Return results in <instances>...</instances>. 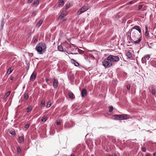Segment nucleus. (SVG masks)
<instances>
[{
  "instance_id": "f257e3e1",
  "label": "nucleus",
  "mask_w": 156,
  "mask_h": 156,
  "mask_svg": "<svg viewBox=\"0 0 156 156\" xmlns=\"http://www.w3.org/2000/svg\"><path fill=\"white\" fill-rule=\"evenodd\" d=\"M130 36L131 39L134 41L135 44H139L141 41V37L136 30H131Z\"/></svg>"
},
{
  "instance_id": "f03ea898",
  "label": "nucleus",
  "mask_w": 156,
  "mask_h": 156,
  "mask_svg": "<svg viewBox=\"0 0 156 156\" xmlns=\"http://www.w3.org/2000/svg\"><path fill=\"white\" fill-rule=\"evenodd\" d=\"M46 46L44 43L41 42L36 46L35 49L39 54H42L45 51Z\"/></svg>"
},
{
  "instance_id": "7ed1b4c3",
  "label": "nucleus",
  "mask_w": 156,
  "mask_h": 156,
  "mask_svg": "<svg viewBox=\"0 0 156 156\" xmlns=\"http://www.w3.org/2000/svg\"><path fill=\"white\" fill-rule=\"evenodd\" d=\"M119 59V58L118 56L112 55H110L108 57V60H109L110 62H117Z\"/></svg>"
},
{
  "instance_id": "20e7f679",
  "label": "nucleus",
  "mask_w": 156,
  "mask_h": 156,
  "mask_svg": "<svg viewBox=\"0 0 156 156\" xmlns=\"http://www.w3.org/2000/svg\"><path fill=\"white\" fill-rule=\"evenodd\" d=\"M89 9L88 4H86L83 6L80 9L78 10L77 12V14H80L82 13L87 11Z\"/></svg>"
},
{
  "instance_id": "39448f33",
  "label": "nucleus",
  "mask_w": 156,
  "mask_h": 156,
  "mask_svg": "<svg viewBox=\"0 0 156 156\" xmlns=\"http://www.w3.org/2000/svg\"><path fill=\"white\" fill-rule=\"evenodd\" d=\"M103 66L106 68H109L112 65V63L110 62L109 60H108V57L106 59H105L103 62Z\"/></svg>"
},
{
  "instance_id": "423d86ee",
  "label": "nucleus",
  "mask_w": 156,
  "mask_h": 156,
  "mask_svg": "<svg viewBox=\"0 0 156 156\" xmlns=\"http://www.w3.org/2000/svg\"><path fill=\"white\" fill-rule=\"evenodd\" d=\"M129 118L128 115L126 114L120 115V120H123L128 119Z\"/></svg>"
},
{
  "instance_id": "0eeeda50",
  "label": "nucleus",
  "mask_w": 156,
  "mask_h": 156,
  "mask_svg": "<svg viewBox=\"0 0 156 156\" xmlns=\"http://www.w3.org/2000/svg\"><path fill=\"white\" fill-rule=\"evenodd\" d=\"M53 81V86L54 88H56L57 87V85L58 83V80L57 79L53 78L52 79Z\"/></svg>"
},
{
  "instance_id": "6e6552de",
  "label": "nucleus",
  "mask_w": 156,
  "mask_h": 156,
  "mask_svg": "<svg viewBox=\"0 0 156 156\" xmlns=\"http://www.w3.org/2000/svg\"><path fill=\"white\" fill-rule=\"evenodd\" d=\"M135 29L137 30L140 33H141V30L140 28V27L139 26H135L133 27L131 30H133Z\"/></svg>"
},
{
  "instance_id": "1a4fd4ad",
  "label": "nucleus",
  "mask_w": 156,
  "mask_h": 156,
  "mask_svg": "<svg viewBox=\"0 0 156 156\" xmlns=\"http://www.w3.org/2000/svg\"><path fill=\"white\" fill-rule=\"evenodd\" d=\"M36 74L34 73H33L31 74L30 77V80L32 81H34L36 77Z\"/></svg>"
},
{
  "instance_id": "9d476101",
  "label": "nucleus",
  "mask_w": 156,
  "mask_h": 156,
  "mask_svg": "<svg viewBox=\"0 0 156 156\" xmlns=\"http://www.w3.org/2000/svg\"><path fill=\"white\" fill-rule=\"evenodd\" d=\"M87 95V91L84 89H82L81 91V96L82 97H84Z\"/></svg>"
},
{
  "instance_id": "9b49d317",
  "label": "nucleus",
  "mask_w": 156,
  "mask_h": 156,
  "mask_svg": "<svg viewBox=\"0 0 156 156\" xmlns=\"http://www.w3.org/2000/svg\"><path fill=\"white\" fill-rule=\"evenodd\" d=\"M71 62L75 66L78 67L79 66V64L74 59H72L71 60Z\"/></svg>"
},
{
  "instance_id": "f8f14e48",
  "label": "nucleus",
  "mask_w": 156,
  "mask_h": 156,
  "mask_svg": "<svg viewBox=\"0 0 156 156\" xmlns=\"http://www.w3.org/2000/svg\"><path fill=\"white\" fill-rule=\"evenodd\" d=\"M66 12L65 11H63L61 13V15L59 16V19H62L64 16H66Z\"/></svg>"
},
{
  "instance_id": "ddd939ff",
  "label": "nucleus",
  "mask_w": 156,
  "mask_h": 156,
  "mask_svg": "<svg viewBox=\"0 0 156 156\" xmlns=\"http://www.w3.org/2000/svg\"><path fill=\"white\" fill-rule=\"evenodd\" d=\"M68 95L70 98L72 99H73L74 98V96L73 94L71 92H70L68 93Z\"/></svg>"
},
{
  "instance_id": "4468645a",
  "label": "nucleus",
  "mask_w": 156,
  "mask_h": 156,
  "mask_svg": "<svg viewBox=\"0 0 156 156\" xmlns=\"http://www.w3.org/2000/svg\"><path fill=\"white\" fill-rule=\"evenodd\" d=\"M43 20H40L36 24V26L37 27H40L43 23Z\"/></svg>"
},
{
  "instance_id": "2eb2a0df",
  "label": "nucleus",
  "mask_w": 156,
  "mask_h": 156,
  "mask_svg": "<svg viewBox=\"0 0 156 156\" xmlns=\"http://www.w3.org/2000/svg\"><path fill=\"white\" fill-rule=\"evenodd\" d=\"M18 141L19 143H22L24 141L23 137L22 136H20L18 138Z\"/></svg>"
},
{
  "instance_id": "dca6fc26",
  "label": "nucleus",
  "mask_w": 156,
  "mask_h": 156,
  "mask_svg": "<svg viewBox=\"0 0 156 156\" xmlns=\"http://www.w3.org/2000/svg\"><path fill=\"white\" fill-rule=\"evenodd\" d=\"M156 89L154 87L151 89V92L153 95H155L156 94Z\"/></svg>"
},
{
  "instance_id": "f3484780",
  "label": "nucleus",
  "mask_w": 156,
  "mask_h": 156,
  "mask_svg": "<svg viewBox=\"0 0 156 156\" xmlns=\"http://www.w3.org/2000/svg\"><path fill=\"white\" fill-rule=\"evenodd\" d=\"M33 109V108L32 106H30L28 107L26 109V111L27 113L31 111Z\"/></svg>"
},
{
  "instance_id": "a211bd4d",
  "label": "nucleus",
  "mask_w": 156,
  "mask_h": 156,
  "mask_svg": "<svg viewBox=\"0 0 156 156\" xmlns=\"http://www.w3.org/2000/svg\"><path fill=\"white\" fill-rule=\"evenodd\" d=\"M11 91H9L4 96L3 98V99L5 100L6 98L8 97L10 94Z\"/></svg>"
},
{
  "instance_id": "6ab92c4d",
  "label": "nucleus",
  "mask_w": 156,
  "mask_h": 156,
  "mask_svg": "<svg viewBox=\"0 0 156 156\" xmlns=\"http://www.w3.org/2000/svg\"><path fill=\"white\" fill-rule=\"evenodd\" d=\"M126 56L128 58H130L132 57V54L131 52H128L126 53Z\"/></svg>"
},
{
  "instance_id": "aec40b11",
  "label": "nucleus",
  "mask_w": 156,
  "mask_h": 156,
  "mask_svg": "<svg viewBox=\"0 0 156 156\" xmlns=\"http://www.w3.org/2000/svg\"><path fill=\"white\" fill-rule=\"evenodd\" d=\"M13 70V69L12 68V67H10L8 69L7 72V73L10 74L12 72Z\"/></svg>"
},
{
  "instance_id": "412c9836",
  "label": "nucleus",
  "mask_w": 156,
  "mask_h": 156,
  "mask_svg": "<svg viewBox=\"0 0 156 156\" xmlns=\"http://www.w3.org/2000/svg\"><path fill=\"white\" fill-rule=\"evenodd\" d=\"M9 133L12 135L15 136L16 134V133L12 129L10 130L9 131Z\"/></svg>"
},
{
  "instance_id": "4be33fe9",
  "label": "nucleus",
  "mask_w": 156,
  "mask_h": 156,
  "mask_svg": "<svg viewBox=\"0 0 156 156\" xmlns=\"http://www.w3.org/2000/svg\"><path fill=\"white\" fill-rule=\"evenodd\" d=\"M47 119V118L46 116L44 115L43 116V118L41 119V121L43 122H45Z\"/></svg>"
},
{
  "instance_id": "5701e85b",
  "label": "nucleus",
  "mask_w": 156,
  "mask_h": 156,
  "mask_svg": "<svg viewBox=\"0 0 156 156\" xmlns=\"http://www.w3.org/2000/svg\"><path fill=\"white\" fill-rule=\"evenodd\" d=\"M58 51H63V49L62 47V46L61 45H60L58 46Z\"/></svg>"
},
{
  "instance_id": "b1692460",
  "label": "nucleus",
  "mask_w": 156,
  "mask_h": 156,
  "mask_svg": "<svg viewBox=\"0 0 156 156\" xmlns=\"http://www.w3.org/2000/svg\"><path fill=\"white\" fill-rule=\"evenodd\" d=\"M114 117L115 119L120 120V115H115L114 116Z\"/></svg>"
},
{
  "instance_id": "393cba45",
  "label": "nucleus",
  "mask_w": 156,
  "mask_h": 156,
  "mask_svg": "<svg viewBox=\"0 0 156 156\" xmlns=\"http://www.w3.org/2000/svg\"><path fill=\"white\" fill-rule=\"evenodd\" d=\"M145 35L146 38H148L149 37V31H146Z\"/></svg>"
},
{
  "instance_id": "a878e982",
  "label": "nucleus",
  "mask_w": 156,
  "mask_h": 156,
  "mask_svg": "<svg viewBox=\"0 0 156 156\" xmlns=\"http://www.w3.org/2000/svg\"><path fill=\"white\" fill-rule=\"evenodd\" d=\"M144 57L146 59L148 60L150 58V55H149L147 54L145 55Z\"/></svg>"
},
{
  "instance_id": "bb28decb",
  "label": "nucleus",
  "mask_w": 156,
  "mask_h": 156,
  "mask_svg": "<svg viewBox=\"0 0 156 156\" xmlns=\"http://www.w3.org/2000/svg\"><path fill=\"white\" fill-rule=\"evenodd\" d=\"M64 2L62 0H60L59 3V5L61 6H62L63 5Z\"/></svg>"
},
{
  "instance_id": "cd10ccee",
  "label": "nucleus",
  "mask_w": 156,
  "mask_h": 156,
  "mask_svg": "<svg viewBox=\"0 0 156 156\" xmlns=\"http://www.w3.org/2000/svg\"><path fill=\"white\" fill-rule=\"evenodd\" d=\"M142 62L143 63H146L147 62L145 58L144 57L142 58Z\"/></svg>"
},
{
  "instance_id": "c85d7f7f",
  "label": "nucleus",
  "mask_w": 156,
  "mask_h": 156,
  "mask_svg": "<svg viewBox=\"0 0 156 156\" xmlns=\"http://www.w3.org/2000/svg\"><path fill=\"white\" fill-rule=\"evenodd\" d=\"M45 101H42L41 103V106L42 107H44L45 105Z\"/></svg>"
},
{
  "instance_id": "c756f323",
  "label": "nucleus",
  "mask_w": 156,
  "mask_h": 156,
  "mask_svg": "<svg viewBox=\"0 0 156 156\" xmlns=\"http://www.w3.org/2000/svg\"><path fill=\"white\" fill-rule=\"evenodd\" d=\"M39 3V1L37 0L34 2L33 3V4L34 5H37Z\"/></svg>"
},
{
  "instance_id": "7c9ffc66",
  "label": "nucleus",
  "mask_w": 156,
  "mask_h": 156,
  "mask_svg": "<svg viewBox=\"0 0 156 156\" xmlns=\"http://www.w3.org/2000/svg\"><path fill=\"white\" fill-rule=\"evenodd\" d=\"M51 103L50 101H49L47 105L46 106V107L47 108H48L49 107L51 106Z\"/></svg>"
},
{
  "instance_id": "2f4dec72",
  "label": "nucleus",
  "mask_w": 156,
  "mask_h": 156,
  "mask_svg": "<svg viewBox=\"0 0 156 156\" xmlns=\"http://www.w3.org/2000/svg\"><path fill=\"white\" fill-rule=\"evenodd\" d=\"M24 98L25 99L27 100L29 98V96L27 94H25L24 95Z\"/></svg>"
},
{
  "instance_id": "473e14b6",
  "label": "nucleus",
  "mask_w": 156,
  "mask_h": 156,
  "mask_svg": "<svg viewBox=\"0 0 156 156\" xmlns=\"http://www.w3.org/2000/svg\"><path fill=\"white\" fill-rule=\"evenodd\" d=\"M17 151L18 153H20L21 152V150L20 147H18L17 148Z\"/></svg>"
},
{
  "instance_id": "72a5a7b5",
  "label": "nucleus",
  "mask_w": 156,
  "mask_h": 156,
  "mask_svg": "<svg viewBox=\"0 0 156 156\" xmlns=\"http://www.w3.org/2000/svg\"><path fill=\"white\" fill-rule=\"evenodd\" d=\"M30 125L29 124H26L24 127L26 129H28V128L29 127Z\"/></svg>"
},
{
  "instance_id": "f704fd0d",
  "label": "nucleus",
  "mask_w": 156,
  "mask_h": 156,
  "mask_svg": "<svg viewBox=\"0 0 156 156\" xmlns=\"http://www.w3.org/2000/svg\"><path fill=\"white\" fill-rule=\"evenodd\" d=\"M113 107L112 106H110L109 108V112H112L113 110Z\"/></svg>"
},
{
  "instance_id": "c9c22d12",
  "label": "nucleus",
  "mask_w": 156,
  "mask_h": 156,
  "mask_svg": "<svg viewBox=\"0 0 156 156\" xmlns=\"http://www.w3.org/2000/svg\"><path fill=\"white\" fill-rule=\"evenodd\" d=\"M56 124L57 125H59L61 124V122L60 120H57L56 122Z\"/></svg>"
},
{
  "instance_id": "e433bc0d",
  "label": "nucleus",
  "mask_w": 156,
  "mask_h": 156,
  "mask_svg": "<svg viewBox=\"0 0 156 156\" xmlns=\"http://www.w3.org/2000/svg\"><path fill=\"white\" fill-rule=\"evenodd\" d=\"M36 11H33L31 13V15L33 16H34L36 14Z\"/></svg>"
},
{
  "instance_id": "4c0bfd02",
  "label": "nucleus",
  "mask_w": 156,
  "mask_h": 156,
  "mask_svg": "<svg viewBox=\"0 0 156 156\" xmlns=\"http://www.w3.org/2000/svg\"><path fill=\"white\" fill-rule=\"evenodd\" d=\"M67 123H66V124H65V127H67ZM72 126H70V125H69L68 126H67V127L68 128H70L71 127H72Z\"/></svg>"
},
{
  "instance_id": "58836bf2",
  "label": "nucleus",
  "mask_w": 156,
  "mask_h": 156,
  "mask_svg": "<svg viewBox=\"0 0 156 156\" xmlns=\"http://www.w3.org/2000/svg\"><path fill=\"white\" fill-rule=\"evenodd\" d=\"M142 7V5H139L138 7V8L137 9V10H140Z\"/></svg>"
},
{
  "instance_id": "ea45409f",
  "label": "nucleus",
  "mask_w": 156,
  "mask_h": 156,
  "mask_svg": "<svg viewBox=\"0 0 156 156\" xmlns=\"http://www.w3.org/2000/svg\"><path fill=\"white\" fill-rule=\"evenodd\" d=\"M142 151L144 152H145L146 151V149L145 147H143L142 148Z\"/></svg>"
},
{
  "instance_id": "a19ab883",
  "label": "nucleus",
  "mask_w": 156,
  "mask_h": 156,
  "mask_svg": "<svg viewBox=\"0 0 156 156\" xmlns=\"http://www.w3.org/2000/svg\"><path fill=\"white\" fill-rule=\"evenodd\" d=\"M145 28L146 31L148 30L147 25H146L145 26Z\"/></svg>"
},
{
  "instance_id": "79ce46f5",
  "label": "nucleus",
  "mask_w": 156,
  "mask_h": 156,
  "mask_svg": "<svg viewBox=\"0 0 156 156\" xmlns=\"http://www.w3.org/2000/svg\"><path fill=\"white\" fill-rule=\"evenodd\" d=\"M10 80H12L13 79L14 77L13 76H10Z\"/></svg>"
},
{
  "instance_id": "37998d69",
  "label": "nucleus",
  "mask_w": 156,
  "mask_h": 156,
  "mask_svg": "<svg viewBox=\"0 0 156 156\" xmlns=\"http://www.w3.org/2000/svg\"><path fill=\"white\" fill-rule=\"evenodd\" d=\"M127 89L128 90H129L130 89V86H127Z\"/></svg>"
},
{
  "instance_id": "c03bdc74",
  "label": "nucleus",
  "mask_w": 156,
  "mask_h": 156,
  "mask_svg": "<svg viewBox=\"0 0 156 156\" xmlns=\"http://www.w3.org/2000/svg\"><path fill=\"white\" fill-rule=\"evenodd\" d=\"M37 41V40L36 39H35L34 40V42L36 43Z\"/></svg>"
},
{
  "instance_id": "a18cd8bd",
  "label": "nucleus",
  "mask_w": 156,
  "mask_h": 156,
  "mask_svg": "<svg viewBox=\"0 0 156 156\" xmlns=\"http://www.w3.org/2000/svg\"><path fill=\"white\" fill-rule=\"evenodd\" d=\"M111 156H116V154L115 153H113Z\"/></svg>"
},
{
  "instance_id": "49530a36",
  "label": "nucleus",
  "mask_w": 156,
  "mask_h": 156,
  "mask_svg": "<svg viewBox=\"0 0 156 156\" xmlns=\"http://www.w3.org/2000/svg\"><path fill=\"white\" fill-rule=\"evenodd\" d=\"M33 0H28V3H31Z\"/></svg>"
},
{
  "instance_id": "de8ad7c7",
  "label": "nucleus",
  "mask_w": 156,
  "mask_h": 156,
  "mask_svg": "<svg viewBox=\"0 0 156 156\" xmlns=\"http://www.w3.org/2000/svg\"><path fill=\"white\" fill-rule=\"evenodd\" d=\"M49 80V79H46V82H48Z\"/></svg>"
},
{
  "instance_id": "09e8293b",
  "label": "nucleus",
  "mask_w": 156,
  "mask_h": 156,
  "mask_svg": "<svg viewBox=\"0 0 156 156\" xmlns=\"http://www.w3.org/2000/svg\"><path fill=\"white\" fill-rule=\"evenodd\" d=\"M154 156H156V152H155L154 153Z\"/></svg>"
},
{
  "instance_id": "8fccbe9b",
  "label": "nucleus",
  "mask_w": 156,
  "mask_h": 156,
  "mask_svg": "<svg viewBox=\"0 0 156 156\" xmlns=\"http://www.w3.org/2000/svg\"><path fill=\"white\" fill-rule=\"evenodd\" d=\"M106 156H111V155L109 154H107Z\"/></svg>"
},
{
  "instance_id": "3c124183",
  "label": "nucleus",
  "mask_w": 156,
  "mask_h": 156,
  "mask_svg": "<svg viewBox=\"0 0 156 156\" xmlns=\"http://www.w3.org/2000/svg\"><path fill=\"white\" fill-rule=\"evenodd\" d=\"M68 7L67 6H66V9H67L68 8Z\"/></svg>"
},
{
  "instance_id": "603ef678",
  "label": "nucleus",
  "mask_w": 156,
  "mask_h": 156,
  "mask_svg": "<svg viewBox=\"0 0 156 156\" xmlns=\"http://www.w3.org/2000/svg\"><path fill=\"white\" fill-rule=\"evenodd\" d=\"M147 156H150L149 154H147Z\"/></svg>"
},
{
  "instance_id": "864d4df0",
  "label": "nucleus",
  "mask_w": 156,
  "mask_h": 156,
  "mask_svg": "<svg viewBox=\"0 0 156 156\" xmlns=\"http://www.w3.org/2000/svg\"><path fill=\"white\" fill-rule=\"evenodd\" d=\"M71 156H74V155L73 154L71 155Z\"/></svg>"
},
{
  "instance_id": "5fc2aeb1",
  "label": "nucleus",
  "mask_w": 156,
  "mask_h": 156,
  "mask_svg": "<svg viewBox=\"0 0 156 156\" xmlns=\"http://www.w3.org/2000/svg\"><path fill=\"white\" fill-rule=\"evenodd\" d=\"M132 3V2H130V4H131Z\"/></svg>"
}]
</instances>
